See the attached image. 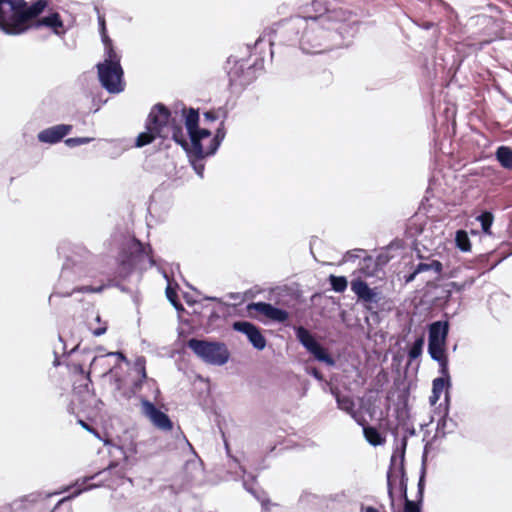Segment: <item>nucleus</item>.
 <instances>
[{
    "label": "nucleus",
    "instance_id": "nucleus-1",
    "mask_svg": "<svg viewBox=\"0 0 512 512\" xmlns=\"http://www.w3.org/2000/svg\"><path fill=\"white\" fill-rule=\"evenodd\" d=\"M180 112L181 114L178 116L176 109L171 111L162 103L153 105L146 119V130L137 136L135 146L144 147L158 137L166 139L171 136L177 144L186 149L188 141L182 127L184 119L195 156L202 159L213 155L226 136L224 121L220 122L215 135L212 136L208 127H199V111L197 109H187L183 105Z\"/></svg>",
    "mask_w": 512,
    "mask_h": 512
},
{
    "label": "nucleus",
    "instance_id": "nucleus-2",
    "mask_svg": "<svg viewBox=\"0 0 512 512\" xmlns=\"http://www.w3.org/2000/svg\"><path fill=\"white\" fill-rule=\"evenodd\" d=\"M48 0H37L31 5L25 0H0V28L7 34L19 35L31 28L48 27L55 35L66 33L58 12L38 18L48 7Z\"/></svg>",
    "mask_w": 512,
    "mask_h": 512
},
{
    "label": "nucleus",
    "instance_id": "nucleus-3",
    "mask_svg": "<svg viewBox=\"0 0 512 512\" xmlns=\"http://www.w3.org/2000/svg\"><path fill=\"white\" fill-rule=\"evenodd\" d=\"M156 265L153 249L133 237L124 245L119 254L118 270L122 277H127L134 270H147Z\"/></svg>",
    "mask_w": 512,
    "mask_h": 512
},
{
    "label": "nucleus",
    "instance_id": "nucleus-4",
    "mask_svg": "<svg viewBox=\"0 0 512 512\" xmlns=\"http://www.w3.org/2000/svg\"><path fill=\"white\" fill-rule=\"evenodd\" d=\"M188 347L203 361L213 365H223L229 359V351L225 344L192 338Z\"/></svg>",
    "mask_w": 512,
    "mask_h": 512
},
{
    "label": "nucleus",
    "instance_id": "nucleus-5",
    "mask_svg": "<svg viewBox=\"0 0 512 512\" xmlns=\"http://www.w3.org/2000/svg\"><path fill=\"white\" fill-rule=\"evenodd\" d=\"M405 448H406V441L403 442V446L401 450H396L392 457H391V464L389 467V470L387 472V490H388V496L390 499L391 507H394V492H393V477L399 476L400 482H399V489L401 492V496L403 497L404 501L408 498L407 495V482L408 478L406 476L405 471Z\"/></svg>",
    "mask_w": 512,
    "mask_h": 512
},
{
    "label": "nucleus",
    "instance_id": "nucleus-6",
    "mask_svg": "<svg viewBox=\"0 0 512 512\" xmlns=\"http://www.w3.org/2000/svg\"><path fill=\"white\" fill-rule=\"evenodd\" d=\"M100 83L109 93H120L125 88L121 64H97Z\"/></svg>",
    "mask_w": 512,
    "mask_h": 512
},
{
    "label": "nucleus",
    "instance_id": "nucleus-7",
    "mask_svg": "<svg viewBox=\"0 0 512 512\" xmlns=\"http://www.w3.org/2000/svg\"><path fill=\"white\" fill-rule=\"evenodd\" d=\"M296 337L306 350L315 357V359L329 366H333L335 364V361L329 354L328 350L319 344L311 332L305 327L300 326L296 328Z\"/></svg>",
    "mask_w": 512,
    "mask_h": 512
},
{
    "label": "nucleus",
    "instance_id": "nucleus-8",
    "mask_svg": "<svg viewBox=\"0 0 512 512\" xmlns=\"http://www.w3.org/2000/svg\"><path fill=\"white\" fill-rule=\"evenodd\" d=\"M142 413L149 419L151 424L158 430L170 432L173 430V422L169 416L162 412L152 402L147 399L141 401Z\"/></svg>",
    "mask_w": 512,
    "mask_h": 512
},
{
    "label": "nucleus",
    "instance_id": "nucleus-9",
    "mask_svg": "<svg viewBox=\"0 0 512 512\" xmlns=\"http://www.w3.org/2000/svg\"><path fill=\"white\" fill-rule=\"evenodd\" d=\"M247 313L250 317H257V314H262L265 318L283 323L289 318L286 310L276 308L270 303L266 302H253L247 305Z\"/></svg>",
    "mask_w": 512,
    "mask_h": 512
},
{
    "label": "nucleus",
    "instance_id": "nucleus-10",
    "mask_svg": "<svg viewBox=\"0 0 512 512\" xmlns=\"http://www.w3.org/2000/svg\"><path fill=\"white\" fill-rule=\"evenodd\" d=\"M75 370L83 376L84 383L80 384L77 387H74L75 393L79 397V401L82 405L81 410L83 412H86L88 410V405H86V402L94 401L95 400V393L92 387V381L90 378V372H86L82 365H76Z\"/></svg>",
    "mask_w": 512,
    "mask_h": 512
},
{
    "label": "nucleus",
    "instance_id": "nucleus-11",
    "mask_svg": "<svg viewBox=\"0 0 512 512\" xmlns=\"http://www.w3.org/2000/svg\"><path fill=\"white\" fill-rule=\"evenodd\" d=\"M233 329L235 331L245 334L257 350H263L266 346V339L261 333L260 329L254 324L247 321H237L233 323Z\"/></svg>",
    "mask_w": 512,
    "mask_h": 512
},
{
    "label": "nucleus",
    "instance_id": "nucleus-12",
    "mask_svg": "<svg viewBox=\"0 0 512 512\" xmlns=\"http://www.w3.org/2000/svg\"><path fill=\"white\" fill-rule=\"evenodd\" d=\"M72 130L71 125L59 124L42 130L38 140L43 143L54 144L61 141Z\"/></svg>",
    "mask_w": 512,
    "mask_h": 512
},
{
    "label": "nucleus",
    "instance_id": "nucleus-13",
    "mask_svg": "<svg viewBox=\"0 0 512 512\" xmlns=\"http://www.w3.org/2000/svg\"><path fill=\"white\" fill-rule=\"evenodd\" d=\"M243 486L245 490L260 503V505L264 504L267 500L270 499L268 493L260 486L254 476H249L248 478L244 479Z\"/></svg>",
    "mask_w": 512,
    "mask_h": 512
},
{
    "label": "nucleus",
    "instance_id": "nucleus-14",
    "mask_svg": "<svg viewBox=\"0 0 512 512\" xmlns=\"http://www.w3.org/2000/svg\"><path fill=\"white\" fill-rule=\"evenodd\" d=\"M449 333V323L447 321H436L429 326L428 342L446 343Z\"/></svg>",
    "mask_w": 512,
    "mask_h": 512
},
{
    "label": "nucleus",
    "instance_id": "nucleus-15",
    "mask_svg": "<svg viewBox=\"0 0 512 512\" xmlns=\"http://www.w3.org/2000/svg\"><path fill=\"white\" fill-rule=\"evenodd\" d=\"M351 289L358 296L359 299L365 302L376 301L377 293L375 292V290L371 289L368 286V284L361 279L352 281Z\"/></svg>",
    "mask_w": 512,
    "mask_h": 512
},
{
    "label": "nucleus",
    "instance_id": "nucleus-16",
    "mask_svg": "<svg viewBox=\"0 0 512 512\" xmlns=\"http://www.w3.org/2000/svg\"><path fill=\"white\" fill-rule=\"evenodd\" d=\"M331 394L335 397L337 407L349 415L355 411V402L349 395H342L338 387L330 388Z\"/></svg>",
    "mask_w": 512,
    "mask_h": 512
},
{
    "label": "nucleus",
    "instance_id": "nucleus-17",
    "mask_svg": "<svg viewBox=\"0 0 512 512\" xmlns=\"http://www.w3.org/2000/svg\"><path fill=\"white\" fill-rule=\"evenodd\" d=\"M495 156L503 168L512 170V149L509 146H499Z\"/></svg>",
    "mask_w": 512,
    "mask_h": 512
},
{
    "label": "nucleus",
    "instance_id": "nucleus-18",
    "mask_svg": "<svg viewBox=\"0 0 512 512\" xmlns=\"http://www.w3.org/2000/svg\"><path fill=\"white\" fill-rule=\"evenodd\" d=\"M363 434L366 441L372 446H379L385 443L386 438L383 436L377 428L373 426H367L363 429Z\"/></svg>",
    "mask_w": 512,
    "mask_h": 512
},
{
    "label": "nucleus",
    "instance_id": "nucleus-19",
    "mask_svg": "<svg viewBox=\"0 0 512 512\" xmlns=\"http://www.w3.org/2000/svg\"><path fill=\"white\" fill-rule=\"evenodd\" d=\"M448 384L449 383L447 382V379H445L444 377H438L433 380L432 394L429 397V401L432 405H435L438 402L442 392L444 391Z\"/></svg>",
    "mask_w": 512,
    "mask_h": 512
},
{
    "label": "nucleus",
    "instance_id": "nucleus-20",
    "mask_svg": "<svg viewBox=\"0 0 512 512\" xmlns=\"http://www.w3.org/2000/svg\"><path fill=\"white\" fill-rule=\"evenodd\" d=\"M428 352L433 360L440 361L447 357L446 343L428 342Z\"/></svg>",
    "mask_w": 512,
    "mask_h": 512
},
{
    "label": "nucleus",
    "instance_id": "nucleus-21",
    "mask_svg": "<svg viewBox=\"0 0 512 512\" xmlns=\"http://www.w3.org/2000/svg\"><path fill=\"white\" fill-rule=\"evenodd\" d=\"M134 367H135V370L140 375L139 381L135 382L134 386H135V388L139 389L142 387L143 382L147 379L145 357L144 356L137 357L134 362Z\"/></svg>",
    "mask_w": 512,
    "mask_h": 512
},
{
    "label": "nucleus",
    "instance_id": "nucleus-22",
    "mask_svg": "<svg viewBox=\"0 0 512 512\" xmlns=\"http://www.w3.org/2000/svg\"><path fill=\"white\" fill-rule=\"evenodd\" d=\"M443 270V265L438 260H431L430 262H421L416 266V273H422L426 271H433L437 275H440Z\"/></svg>",
    "mask_w": 512,
    "mask_h": 512
},
{
    "label": "nucleus",
    "instance_id": "nucleus-23",
    "mask_svg": "<svg viewBox=\"0 0 512 512\" xmlns=\"http://www.w3.org/2000/svg\"><path fill=\"white\" fill-rule=\"evenodd\" d=\"M456 246L463 252L471 250V242L468 233L465 230H458L455 236Z\"/></svg>",
    "mask_w": 512,
    "mask_h": 512
},
{
    "label": "nucleus",
    "instance_id": "nucleus-24",
    "mask_svg": "<svg viewBox=\"0 0 512 512\" xmlns=\"http://www.w3.org/2000/svg\"><path fill=\"white\" fill-rule=\"evenodd\" d=\"M243 72V68L242 66H235L230 72H229V76H230V80L231 82L235 83V84H238L240 86H246L248 85L251 81H252V77H245V76H241L239 74V72Z\"/></svg>",
    "mask_w": 512,
    "mask_h": 512
},
{
    "label": "nucleus",
    "instance_id": "nucleus-25",
    "mask_svg": "<svg viewBox=\"0 0 512 512\" xmlns=\"http://www.w3.org/2000/svg\"><path fill=\"white\" fill-rule=\"evenodd\" d=\"M423 345L424 336H420L414 341V343L412 344L411 348L408 351V357L410 361L417 359L422 354Z\"/></svg>",
    "mask_w": 512,
    "mask_h": 512
},
{
    "label": "nucleus",
    "instance_id": "nucleus-26",
    "mask_svg": "<svg viewBox=\"0 0 512 512\" xmlns=\"http://www.w3.org/2000/svg\"><path fill=\"white\" fill-rule=\"evenodd\" d=\"M121 57L116 52L114 45L105 47V59L101 64H120Z\"/></svg>",
    "mask_w": 512,
    "mask_h": 512
},
{
    "label": "nucleus",
    "instance_id": "nucleus-27",
    "mask_svg": "<svg viewBox=\"0 0 512 512\" xmlns=\"http://www.w3.org/2000/svg\"><path fill=\"white\" fill-rule=\"evenodd\" d=\"M477 220L481 223L483 232L490 233V228L494 220L493 214L489 211H484L477 217Z\"/></svg>",
    "mask_w": 512,
    "mask_h": 512
},
{
    "label": "nucleus",
    "instance_id": "nucleus-28",
    "mask_svg": "<svg viewBox=\"0 0 512 512\" xmlns=\"http://www.w3.org/2000/svg\"><path fill=\"white\" fill-rule=\"evenodd\" d=\"M329 281H330V284L332 286V289L335 291V292H343L346 290L347 288V279L343 276H335V275H330L329 277Z\"/></svg>",
    "mask_w": 512,
    "mask_h": 512
},
{
    "label": "nucleus",
    "instance_id": "nucleus-29",
    "mask_svg": "<svg viewBox=\"0 0 512 512\" xmlns=\"http://www.w3.org/2000/svg\"><path fill=\"white\" fill-rule=\"evenodd\" d=\"M108 472L109 474H114L118 479L122 480L125 478L126 469L124 466H120L119 463L111 462L106 469H104L101 473Z\"/></svg>",
    "mask_w": 512,
    "mask_h": 512
},
{
    "label": "nucleus",
    "instance_id": "nucleus-30",
    "mask_svg": "<svg viewBox=\"0 0 512 512\" xmlns=\"http://www.w3.org/2000/svg\"><path fill=\"white\" fill-rule=\"evenodd\" d=\"M261 512H286V509L280 503L273 502L269 499L261 505Z\"/></svg>",
    "mask_w": 512,
    "mask_h": 512
},
{
    "label": "nucleus",
    "instance_id": "nucleus-31",
    "mask_svg": "<svg viewBox=\"0 0 512 512\" xmlns=\"http://www.w3.org/2000/svg\"><path fill=\"white\" fill-rule=\"evenodd\" d=\"M420 504L419 499L417 501L406 499L404 501L403 512H421Z\"/></svg>",
    "mask_w": 512,
    "mask_h": 512
},
{
    "label": "nucleus",
    "instance_id": "nucleus-32",
    "mask_svg": "<svg viewBox=\"0 0 512 512\" xmlns=\"http://www.w3.org/2000/svg\"><path fill=\"white\" fill-rule=\"evenodd\" d=\"M218 119H219V110L212 109L203 114V122L207 126L210 123H213Z\"/></svg>",
    "mask_w": 512,
    "mask_h": 512
},
{
    "label": "nucleus",
    "instance_id": "nucleus-33",
    "mask_svg": "<svg viewBox=\"0 0 512 512\" xmlns=\"http://www.w3.org/2000/svg\"><path fill=\"white\" fill-rule=\"evenodd\" d=\"M90 141H91V138H88V137H75V138L66 139L65 143L69 147H75V146L89 143Z\"/></svg>",
    "mask_w": 512,
    "mask_h": 512
},
{
    "label": "nucleus",
    "instance_id": "nucleus-34",
    "mask_svg": "<svg viewBox=\"0 0 512 512\" xmlns=\"http://www.w3.org/2000/svg\"><path fill=\"white\" fill-rule=\"evenodd\" d=\"M104 289L103 285H100L99 287H93V286H80L73 289V293L80 292V293H98L101 292Z\"/></svg>",
    "mask_w": 512,
    "mask_h": 512
},
{
    "label": "nucleus",
    "instance_id": "nucleus-35",
    "mask_svg": "<svg viewBox=\"0 0 512 512\" xmlns=\"http://www.w3.org/2000/svg\"><path fill=\"white\" fill-rule=\"evenodd\" d=\"M440 366V373L441 377H444L447 379V382L449 383L450 375H449V369H448V357H445L441 359L440 361H437Z\"/></svg>",
    "mask_w": 512,
    "mask_h": 512
},
{
    "label": "nucleus",
    "instance_id": "nucleus-36",
    "mask_svg": "<svg viewBox=\"0 0 512 512\" xmlns=\"http://www.w3.org/2000/svg\"><path fill=\"white\" fill-rule=\"evenodd\" d=\"M424 487H425V468L423 467L422 474H421L419 482H418V499H419V502H422Z\"/></svg>",
    "mask_w": 512,
    "mask_h": 512
},
{
    "label": "nucleus",
    "instance_id": "nucleus-37",
    "mask_svg": "<svg viewBox=\"0 0 512 512\" xmlns=\"http://www.w3.org/2000/svg\"><path fill=\"white\" fill-rule=\"evenodd\" d=\"M107 322H103L101 325H99L96 328L90 327V330L94 336H101L106 333L107 331Z\"/></svg>",
    "mask_w": 512,
    "mask_h": 512
},
{
    "label": "nucleus",
    "instance_id": "nucleus-38",
    "mask_svg": "<svg viewBox=\"0 0 512 512\" xmlns=\"http://www.w3.org/2000/svg\"><path fill=\"white\" fill-rule=\"evenodd\" d=\"M352 416V418L360 425L362 426V428L364 429V427H367V421L366 419L364 418L363 415L357 413L356 411H354L353 413L350 414Z\"/></svg>",
    "mask_w": 512,
    "mask_h": 512
},
{
    "label": "nucleus",
    "instance_id": "nucleus-39",
    "mask_svg": "<svg viewBox=\"0 0 512 512\" xmlns=\"http://www.w3.org/2000/svg\"><path fill=\"white\" fill-rule=\"evenodd\" d=\"M167 298L176 306L177 305V294L170 287L166 289Z\"/></svg>",
    "mask_w": 512,
    "mask_h": 512
},
{
    "label": "nucleus",
    "instance_id": "nucleus-40",
    "mask_svg": "<svg viewBox=\"0 0 512 512\" xmlns=\"http://www.w3.org/2000/svg\"><path fill=\"white\" fill-rule=\"evenodd\" d=\"M445 425H446L445 418H442L441 420H439V422L437 424V435L445 436V434H446V432L444 430Z\"/></svg>",
    "mask_w": 512,
    "mask_h": 512
},
{
    "label": "nucleus",
    "instance_id": "nucleus-41",
    "mask_svg": "<svg viewBox=\"0 0 512 512\" xmlns=\"http://www.w3.org/2000/svg\"><path fill=\"white\" fill-rule=\"evenodd\" d=\"M100 34H101V39H102V42L104 44V47H108V46L113 45V42L110 39V37L108 36L107 32L100 33Z\"/></svg>",
    "mask_w": 512,
    "mask_h": 512
},
{
    "label": "nucleus",
    "instance_id": "nucleus-42",
    "mask_svg": "<svg viewBox=\"0 0 512 512\" xmlns=\"http://www.w3.org/2000/svg\"><path fill=\"white\" fill-rule=\"evenodd\" d=\"M78 423H79V424H80L84 429H86L87 431H89V432H91V433H93V434H95V435H97V434H98V433H97V431H96L93 427H91L90 425H88L85 421H83V420H78Z\"/></svg>",
    "mask_w": 512,
    "mask_h": 512
},
{
    "label": "nucleus",
    "instance_id": "nucleus-43",
    "mask_svg": "<svg viewBox=\"0 0 512 512\" xmlns=\"http://www.w3.org/2000/svg\"><path fill=\"white\" fill-rule=\"evenodd\" d=\"M98 20L100 26V33L107 32L105 18L103 16H99Z\"/></svg>",
    "mask_w": 512,
    "mask_h": 512
},
{
    "label": "nucleus",
    "instance_id": "nucleus-44",
    "mask_svg": "<svg viewBox=\"0 0 512 512\" xmlns=\"http://www.w3.org/2000/svg\"><path fill=\"white\" fill-rule=\"evenodd\" d=\"M108 355H114V356H117L118 359H120L121 361H124L126 363H129L127 357L124 355V353L120 352V351H117V352H113V353H109Z\"/></svg>",
    "mask_w": 512,
    "mask_h": 512
},
{
    "label": "nucleus",
    "instance_id": "nucleus-45",
    "mask_svg": "<svg viewBox=\"0 0 512 512\" xmlns=\"http://www.w3.org/2000/svg\"><path fill=\"white\" fill-rule=\"evenodd\" d=\"M418 274L419 273H416V268H415L412 273H410L409 275L405 276V282L406 283L412 282L416 278V276Z\"/></svg>",
    "mask_w": 512,
    "mask_h": 512
},
{
    "label": "nucleus",
    "instance_id": "nucleus-46",
    "mask_svg": "<svg viewBox=\"0 0 512 512\" xmlns=\"http://www.w3.org/2000/svg\"><path fill=\"white\" fill-rule=\"evenodd\" d=\"M311 374H312L316 379H318V380H322V379H323V375H322V373H321L318 369H316V368H313V369L311 370Z\"/></svg>",
    "mask_w": 512,
    "mask_h": 512
},
{
    "label": "nucleus",
    "instance_id": "nucleus-47",
    "mask_svg": "<svg viewBox=\"0 0 512 512\" xmlns=\"http://www.w3.org/2000/svg\"><path fill=\"white\" fill-rule=\"evenodd\" d=\"M362 512H380L377 508L372 506H362L361 507Z\"/></svg>",
    "mask_w": 512,
    "mask_h": 512
},
{
    "label": "nucleus",
    "instance_id": "nucleus-48",
    "mask_svg": "<svg viewBox=\"0 0 512 512\" xmlns=\"http://www.w3.org/2000/svg\"><path fill=\"white\" fill-rule=\"evenodd\" d=\"M310 497L316 498V496H315V495H313V494L305 493V494L301 495V497H300V501H301V502H307V501L309 500V498H310Z\"/></svg>",
    "mask_w": 512,
    "mask_h": 512
},
{
    "label": "nucleus",
    "instance_id": "nucleus-49",
    "mask_svg": "<svg viewBox=\"0 0 512 512\" xmlns=\"http://www.w3.org/2000/svg\"><path fill=\"white\" fill-rule=\"evenodd\" d=\"M433 26H434V24H433L432 22H427V23H425V24H424V28H425V29H430V28H432Z\"/></svg>",
    "mask_w": 512,
    "mask_h": 512
},
{
    "label": "nucleus",
    "instance_id": "nucleus-50",
    "mask_svg": "<svg viewBox=\"0 0 512 512\" xmlns=\"http://www.w3.org/2000/svg\"><path fill=\"white\" fill-rule=\"evenodd\" d=\"M95 320L97 321V325H101L103 322L101 321V317L100 315L98 314L95 318Z\"/></svg>",
    "mask_w": 512,
    "mask_h": 512
},
{
    "label": "nucleus",
    "instance_id": "nucleus-51",
    "mask_svg": "<svg viewBox=\"0 0 512 512\" xmlns=\"http://www.w3.org/2000/svg\"><path fill=\"white\" fill-rule=\"evenodd\" d=\"M347 256H348V257H357V255L352 254V252H350V251H349V252H347Z\"/></svg>",
    "mask_w": 512,
    "mask_h": 512
},
{
    "label": "nucleus",
    "instance_id": "nucleus-52",
    "mask_svg": "<svg viewBox=\"0 0 512 512\" xmlns=\"http://www.w3.org/2000/svg\"><path fill=\"white\" fill-rule=\"evenodd\" d=\"M483 43H485V44L490 43V40H485V41H483Z\"/></svg>",
    "mask_w": 512,
    "mask_h": 512
}]
</instances>
